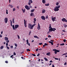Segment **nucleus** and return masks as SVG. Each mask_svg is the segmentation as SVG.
<instances>
[{
	"label": "nucleus",
	"instance_id": "nucleus-1",
	"mask_svg": "<svg viewBox=\"0 0 67 67\" xmlns=\"http://www.w3.org/2000/svg\"><path fill=\"white\" fill-rule=\"evenodd\" d=\"M60 7V6L59 5L58 6H57L56 7L54 8V10L55 12L56 11H59V8Z\"/></svg>",
	"mask_w": 67,
	"mask_h": 67
},
{
	"label": "nucleus",
	"instance_id": "nucleus-2",
	"mask_svg": "<svg viewBox=\"0 0 67 67\" xmlns=\"http://www.w3.org/2000/svg\"><path fill=\"white\" fill-rule=\"evenodd\" d=\"M55 30H56V29L54 28H52V27H51L50 29H49V31L50 32H51V31H53V32H55Z\"/></svg>",
	"mask_w": 67,
	"mask_h": 67
},
{
	"label": "nucleus",
	"instance_id": "nucleus-3",
	"mask_svg": "<svg viewBox=\"0 0 67 67\" xmlns=\"http://www.w3.org/2000/svg\"><path fill=\"white\" fill-rule=\"evenodd\" d=\"M28 27L29 29H30L31 30H32L33 29V26H32V24H28Z\"/></svg>",
	"mask_w": 67,
	"mask_h": 67
},
{
	"label": "nucleus",
	"instance_id": "nucleus-4",
	"mask_svg": "<svg viewBox=\"0 0 67 67\" xmlns=\"http://www.w3.org/2000/svg\"><path fill=\"white\" fill-rule=\"evenodd\" d=\"M53 51H54L55 52L54 53L55 54H57V52L58 53L60 52V51L55 49H53Z\"/></svg>",
	"mask_w": 67,
	"mask_h": 67
},
{
	"label": "nucleus",
	"instance_id": "nucleus-5",
	"mask_svg": "<svg viewBox=\"0 0 67 67\" xmlns=\"http://www.w3.org/2000/svg\"><path fill=\"white\" fill-rule=\"evenodd\" d=\"M4 21L5 23H7L8 22V19L7 18H5L4 19Z\"/></svg>",
	"mask_w": 67,
	"mask_h": 67
},
{
	"label": "nucleus",
	"instance_id": "nucleus-6",
	"mask_svg": "<svg viewBox=\"0 0 67 67\" xmlns=\"http://www.w3.org/2000/svg\"><path fill=\"white\" fill-rule=\"evenodd\" d=\"M62 21L63 22H67V20L65 18H63L62 19Z\"/></svg>",
	"mask_w": 67,
	"mask_h": 67
},
{
	"label": "nucleus",
	"instance_id": "nucleus-7",
	"mask_svg": "<svg viewBox=\"0 0 67 67\" xmlns=\"http://www.w3.org/2000/svg\"><path fill=\"white\" fill-rule=\"evenodd\" d=\"M51 19L52 21H53V22H54V21H55V19H56V17H55L53 18V16H52L51 17Z\"/></svg>",
	"mask_w": 67,
	"mask_h": 67
},
{
	"label": "nucleus",
	"instance_id": "nucleus-8",
	"mask_svg": "<svg viewBox=\"0 0 67 67\" xmlns=\"http://www.w3.org/2000/svg\"><path fill=\"white\" fill-rule=\"evenodd\" d=\"M25 8L27 10H30V8L27 5H26L25 7Z\"/></svg>",
	"mask_w": 67,
	"mask_h": 67
},
{
	"label": "nucleus",
	"instance_id": "nucleus-9",
	"mask_svg": "<svg viewBox=\"0 0 67 67\" xmlns=\"http://www.w3.org/2000/svg\"><path fill=\"white\" fill-rule=\"evenodd\" d=\"M19 25H15V30H16L17 28L19 27Z\"/></svg>",
	"mask_w": 67,
	"mask_h": 67
},
{
	"label": "nucleus",
	"instance_id": "nucleus-10",
	"mask_svg": "<svg viewBox=\"0 0 67 67\" xmlns=\"http://www.w3.org/2000/svg\"><path fill=\"white\" fill-rule=\"evenodd\" d=\"M41 18L42 20H45V17L44 16H41Z\"/></svg>",
	"mask_w": 67,
	"mask_h": 67
},
{
	"label": "nucleus",
	"instance_id": "nucleus-11",
	"mask_svg": "<svg viewBox=\"0 0 67 67\" xmlns=\"http://www.w3.org/2000/svg\"><path fill=\"white\" fill-rule=\"evenodd\" d=\"M26 42H27V44L29 46H30V43H29V40H26Z\"/></svg>",
	"mask_w": 67,
	"mask_h": 67
},
{
	"label": "nucleus",
	"instance_id": "nucleus-12",
	"mask_svg": "<svg viewBox=\"0 0 67 67\" xmlns=\"http://www.w3.org/2000/svg\"><path fill=\"white\" fill-rule=\"evenodd\" d=\"M45 12H46V10L44 9H43L42 10V13H45Z\"/></svg>",
	"mask_w": 67,
	"mask_h": 67
},
{
	"label": "nucleus",
	"instance_id": "nucleus-13",
	"mask_svg": "<svg viewBox=\"0 0 67 67\" xmlns=\"http://www.w3.org/2000/svg\"><path fill=\"white\" fill-rule=\"evenodd\" d=\"M22 11L23 13H25V9H23V8H22Z\"/></svg>",
	"mask_w": 67,
	"mask_h": 67
},
{
	"label": "nucleus",
	"instance_id": "nucleus-14",
	"mask_svg": "<svg viewBox=\"0 0 67 67\" xmlns=\"http://www.w3.org/2000/svg\"><path fill=\"white\" fill-rule=\"evenodd\" d=\"M50 54H51V53L50 52L47 53L46 54L48 56H50L51 55H50Z\"/></svg>",
	"mask_w": 67,
	"mask_h": 67
},
{
	"label": "nucleus",
	"instance_id": "nucleus-15",
	"mask_svg": "<svg viewBox=\"0 0 67 67\" xmlns=\"http://www.w3.org/2000/svg\"><path fill=\"white\" fill-rule=\"evenodd\" d=\"M4 48V46H1L0 48V49H3V48Z\"/></svg>",
	"mask_w": 67,
	"mask_h": 67
},
{
	"label": "nucleus",
	"instance_id": "nucleus-16",
	"mask_svg": "<svg viewBox=\"0 0 67 67\" xmlns=\"http://www.w3.org/2000/svg\"><path fill=\"white\" fill-rule=\"evenodd\" d=\"M29 2L30 3H33V1H32V0H30L29 1Z\"/></svg>",
	"mask_w": 67,
	"mask_h": 67
},
{
	"label": "nucleus",
	"instance_id": "nucleus-17",
	"mask_svg": "<svg viewBox=\"0 0 67 67\" xmlns=\"http://www.w3.org/2000/svg\"><path fill=\"white\" fill-rule=\"evenodd\" d=\"M12 27L13 30H15V27H14V25H13Z\"/></svg>",
	"mask_w": 67,
	"mask_h": 67
},
{
	"label": "nucleus",
	"instance_id": "nucleus-18",
	"mask_svg": "<svg viewBox=\"0 0 67 67\" xmlns=\"http://www.w3.org/2000/svg\"><path fill=\"white\" fill-rule=\"evenodd\" d=\"M4 39L5 41H7V40H8V38H7V37H5L4 38Z\"/></svg>",
	"mask_w": 67,
	"mask_h": 67
},
{
	"label": "nucleus",
	"instance_id": "nucleus-19",
	"mask_svg": "<svg viewBox=\"0 0 67 67\" xmlns=\"http://www.w3.org/2000/svg\"><path fill=\"white\" fill-rule=\"evenodd\" d=\"M34 37L35 38H39L37 37V36H34Z\"/></svg>",
	"mask_w": 67,
	"mask_h": 67
},
{
	"label": "nucleus",
	"instance_id": "nucleus-20",
	"mask_svg": "<svg viewBox=\"0 0 67 67\" xmlns=\"http://www.w3.org/2000/svg\"><path fill=\"white\" fill-rule=\"evenodd\" d=\"M44 59L46 61H48V59H47V58H44Z\"/></svg>",
	"mask_w": 67,
	"mask_h": 67
},
{
	"label": "nucleus",
	"instance_id": "nucleus-21",
	"mask_svg": "<svg viewBox=\"0 0 67 67\" xmlns=\"http://www.w3.org/2000/svg\"><path fill=\"white\" fill-rule=\"evenodd\" d=\"M34 11H35V9H33L32 10H31V12H33Z\"/></svg>",
	"mask_w": 67,
	"mask_h": 67
},
{
	"label": "nucleus",
	"instance_id": "nucleus-22",
	"mask_svg": "<svg viewBox=\"0 0 67 67\" xmlns=\"http://www.w3.org/2000/svg\"><path fill=\"white\" fill-rule=\"evenodd\" d=\"M42 2L43 3H45V0H42Z\"/></svg>",
	"mask_w": 67,
	"mask_h": 67
},
{
	"label": "nucleus",
	"instance_id": "nucleus-23",
	"mask_svg": "<svg viewBox=\"0 0 67 67\" xmlns=\"http://www.w3.org/2000/svg\"><path fill=\"white\" fill-rule=\"evenodd\" d=\"M12 22L13 23H14V19H13L12 20Z\"/></svg>",
	"mask_w": 67,
	"mask_h": 67
},
{
	"label": "nucleus",
	"instance_id": "nucleus-24",
	"mask_svg": "<svg viewBox=\"0 0 67 67\" xmlns=\"http://www.w3.org/2000/svg\"><path fill=\"white\" fill-rule=\"evenodd\" d=\"M37 29L38 30H39L41 29V27H37Z\"/></svg>",
	"mask_w": 67,
	"mask_h": 67
},
{
	"label": "nucleus",
	"instance_id": "nucleus-25",
	"mask_svg": "<svg viewBox=\"0 0 67 67\" xmlns=\"http://www.w3.org/2000/svg\"><path fill=\"white\" fill-rule=\"evenodd\" d=\"M45 5L46 6H49V3H48L47 4H46Z\"/></svg>",
	"mask_w": 67,
	"mask_h": 67
},
{
	"label": "nucleus",
	"instance_id": "nucleus-26",
	"mask_svg": "<svg viewBox=\"0 0 67 67\" xmlns=\"http://www.w3.org/2000/svg\"><path fill=\"white\" fill-rule=\"evenodd\" d=\"M26 51H27V52H30V51H31V50H30V49H26Z\"/></svg>",
	"mask_w": 67,
	"mask_h": 67
},
{
	"label": "nucleus",
	"instance_id": "nucleus-27",
	"mask_svg": "<svg viewBox=\"0 0 67 67\" xmlns=\"http://www.w3.org/2000/svg\"><path fill=\"white\" fill-rule=\"evenodd\" d=\"M9 7H10L11 8H13V6H12V5H9Z\"/></svg>",
	"mask_w": 67,
	"mask_h": 67
},
{
	"label": "nucleus",
	"instance_id": "nucleus-28",
	"mask_svg": "<svg viewBox=\"0 0 67 67\" xmlns=\"http://www.w3.org/2000/svg\"><path fill=\"white\" fill-rule=\"evenodd\" d=\"M64 45H65V44L64 43H63L60 44V45H61V46Z\"/></svg>",
	"mask_w": 67,
	"mask_h": 67
},
{
	"label": "nucleus",
	"instance_id": "nucleus-29",
	"mask_svg": "<svg viewBox=\"0 0 67 67\" xmlns=\"http://www.w3.org/2000/svg\"><path fill=\"white\" fill-rule=\"evenodd\" d=\"M48 15H47V16L46 17V19H48Z\"/></svg>",
	"mask_w": 67,
	"mask_h": 67
},
{
	"label": "nucleus",
	"instance_id": "nucleus-30",
	"mask_svg": "<svg viewBox=\"0 0 67 67\" xmlns=\"http://www.w3.org/2000/svg\"><path fill=\"white\" fill-rule=\"evenodd\" d=\"M33 15H34V14H33V13H31L30 14V16H32Z\"/></svg>",
	"mask_w": 67,
	"mask_h": 67
},
{
	"label": "nucleus",
	"instance_id": "nucleus-31",
	"mask_svg": "<svg viewBox=\"0 0 67 67\" xmlns=\"http://www.w3.org/2000/svg\"><path fill=\"white\" fill-rule=\"evenodd\" d=\"M16 9H15V8H14L13 9V11H15Z\"/></svg>",
	"mask_w": 67,
	"mask_h": 67
},
{
	"label": "nucleus",
	"instance_id": "nucleus-32",
	"mask_svg": "<svg viewBox=\"0 0 67 67\" xmlns=\"http://www.w3.org/2000/svg\"><path fill=\"white\" fill-rule=\"evenodd\" d=\"M56 5H59V3L58 2H57L56 3Z\"/></svg>",
	"mask_w": 67,
	"mask_h": 67
},
{
	"label": "nucleus",
	"instance_id": "nucleus-33",
	"mask_svg": "<svg viewBox=\"0 0 67 67\" xmlns=\"http://www.w3.org/2000/svg\"><path fill=\"white\" fill-rule=\"evenodd\" d=\"M15 45L16 47L18 46V44L16 43H15Z\"/></svg>",
	"mask_w": 67,
	"mask_h": 67
},
{
	"label": "nucleus",
	"instance_id": "nucleus-34",
	"mask_svg": "<svg viewBox=\"0 0 67 67\" xmlns=\"http://www.w3.org/2000/svg\"><path fill=\"white\" fill-rule=\"evenodd\" d=\"M67 55V53H64V54H63V55Z\"/></svg>",
	"mask_w": 67,
	"mask_h": 67
},
{
	"label": "nucleus",
	"instance_id": "nucleus-35",
	"mask_svg": "<svg viewBox=\"0 0 67 67\" xmlns=\"http://www.w3.org/2000/svg\"><path fill=\"white\" fill-rule=\"evenodd\" d=\"M44 45H45V46H47V45H48V44L46 43H45Z\"/></svg>",
	"mask_w": 67,
	"mask_h": 67
},
{
	"label": "nucleus",
	"instance_id": "nucleus-36",
	"mask_svg": "<svg viewBox=\"0 0 67 67\" xmlns=\"http://www.w3.org/2000/svg\"><path fill=\"white\" fill-rule=\"evenodd\" d=\"M6 47H7L8 49H10V48H9V47H8V46H7Z\"/></svg>",
	"mask_w": 67,
	"mask_h": 67
},
{
	"label": "nucleus",
	"instance_id": "nucleus-37",
	"mask_svg": "<svg viewBox=\"0 0 67 67\" xmlns=\"http://www.w3.org/2000/svg\"><path fill=\"white\" fill-rule=\"evenodd\" d=\"M31 32H31V31H29V35H30V34H31Z\"/></svg>",
	"mask_w": 67,
	"mask_h": 67
},
{
	"label": "nucleus",
	"instance_id": "nucleus-38",
	"mask_svg": "<svg viewBox=\"0 0 67 67\" xmlns=\"http://www.w3.org/2000/svg\"><path fill=\"white\" fill-rule=\"evenodd\" d=\"M48 37H51L52 36H51L50 35H48Z\"/></svg>",
	"mask_w": 67,
	"mask_h": 67
},
{
	"label": "nucleus",
	"instance_id": "nucleus-39",
	"mask_svg": "<svg viewBox=\"0 0 67 67\" xmlns=\"http://www.w3.org/2000/svg\"><path fill=\"white\" fill-rule=\"evenodd\" d=\"M38 51V48H37L36 49V52H37Z\"/></svg>",
	"mask_w": 67,
	"mask_h": 67
},
{
	"label": "nucleus",
	"instance_id": "nucleus-40",
	"mask_svg": "<svg viewBox=\"0 0 67 67\" xmlns=\"http://www.w3.org/2000/svg\"><path fill=\"white\" fill-rule=\"evenodd\" d=\"M38 27H41V26H40V24L39 23H38Z\"/></svg>",
	"mask_w": 67,
	"mask_h": 67
},
{
	"label": "nucleus",
	"instance_id": "nucleus-41",
	"mask_svg": "<svg viewBox=\"0 0 67 67\" xmlns=\"http://www.w3.org/2000/svg\"><path fill=\"white\" fill-rule=\"evenodd\" d=\"M52 26H51V24H50L49 26V28H51Z\"/></svg>",
	"mask_w": 67,
	"mask_h": 67
},
{
	"label": "nucleus",
	"instance_id": "nucleus-42",
	"mask_svg": "<svg viewBox=\"0 0 67 67\" xmlns=\"http://www.w3.org/2000/svg\"><path fill=\"white\" fill-rule=\"evenodd\" d=\"M66 39H64L63 40V42H64L65 43H66Z\"/></svg>",
	"mask_w": 67,
	"mask_h": 67
},
{
	"label": "nucleus",
	"instance_id": "nucleus-43",
	"mask_svg": "<svg viewBox=\"0 0 67 67\" xmlns=\"http://www.w3.org/2000/svg\"><path fill=\"white\" fill-rule=\"evenodd\" d=\"M35 25V24H33V25H32L33 28H34V26Z\"/></svg>",
	"mask_w": 67,
	"mask_h": 67
},
{
	"label": "nucleus",
	"instance_id": "nucleus-44",
	"mask_svg": "<svg viewBox=\"0 0 67 67\" xmlns=\"http://www.w3.org/2000/svg\"><path fill=\"white\" fill-rule=\"evenodd\" d=\"M34 21H36V18H35L34 19Z\"/></svg>",
	"mask_w": 67,
	"mask_h": 67
},
{
	"label": "nucleus",
	"instance_id": "nucleus-45",
	"mask_svg": "<svg viewBox=\"0 0 67 67\" xmlns=\"http://www.w3.org/2000/svg\"><path fill=\"white\" fill-rule=\"evenodd\" d=\"M51 44L52 45H53V42H51Z\"/></svg>",
	"mask_w": 67,
	"mask_h": 67
},
{
	"label": "nucleus",
	"instance_id": "nucleus-46",
	"mask_svg": "<svg viewBox=\"0 0 67 67\" xmlns=\"http://www.w3.org/2000/svg\"><path fill=\"white\" fill-rule=\"evenodd\" d=\"M67 63V62H65L64 64V65H67V63Z\"/></svg>",
	"mask_w": 67,
	"mask_h": 67
},
{
	"label": "nucleus",
	"instance_id": "nucleus-47",
	"mask_svg": "<svg viewBox=\"0 0 67 67\" xmlns=\"http://www.w3.org/2000/svg\"><path fill=\"white\" fill-rule=\"evenodd\" d=\"M56 60H58V58H54Z\"/></svg>",
	"mask_w": 67,
	"mask_h": 67
},
{
	"label": "nucleus",
	"instance_id": "nucleus-48",
	"mask_svg": "<svg viewBox=\"0 0 67 67\" xmlns=\"http://www.w3.org/2000/svg\"><path fill=\"white\" fill-rule=\"evenodd\" d=\"M5 63H7H7H8V62L7 61H6L5 62Z\"/></svg>",
	"mask_w": 67,
	"mask_h": 67
},
{
	"label": "nucleus",
	"instance_id": "nucleus-49",
	"mask_svg": "<svg viewBox=\"0 0 67 67\" xmlns=\"http://www.w3.org/2000/svg\"><path fill=\"white\" fill-rule=\"evenodd\" d=\"M65 27H67V25H65L64 26Z\"/></svg>",
	"mask_w": 67,
	"mask_h": 67
},
{
	"label": "nucleus",
	"instance_id": "nucleus-50",
	"mask_svg": "<svg viewBox=\"0 0 67 67\" xmlns=\"http://www.w3.org/2000/svg\"><path fill=\"white\" fill-rule=\"evenodd\" d=\"M13 54H14V55H16V53H15V52H14Z\"/></svg>",
	"mask_w": 67,
	"mask_h": 67
},
{
	"label": "nucleus",
	"instance_id": "nucleus-51",
	"mask_svg": "<svg viewBox=\"0 0 67 67\" xmlns=\"http://www.w3.org/2000/svg\"><path fill=\"white\" fill-rule=\"evenodd\" d=\"M10 47L11 48H13V46H11Z\"/></svg>",
	"mask_w": 67,
	"mask_h": 67
},
{
	"label": "nucleus",
	"instance_id": "nucleus-52",
	"mask_svg": "<svg viewBox=\"0 0 67 67\" xmlns=\"http://www.w3.org/2000/svg\"><path fill=\"white\" fill-rule=\"evenodd\" d=\"M50 41H51V42H54V41L53 40H50Z\"/></svg>",
	"mask_w": 67,
	"mask_h": 67
},
{
	"label": "nucleus",
	"instance_id": "nucleus-53",
	"mask_svg": "<svg viewBox=\"0 0 67 67\" xmlns=\"http://www.w3.org/2000/svg\"><path fill=\"white\" fill-rule=\"evenodd\" d=\"M42 44H43V43H39V45H42Z\"/></svg>",
	"mask_w": 67,
	"mask_h": 67
},
{
	"label": "nucleus",
	"instance_id": "nucleus-54",
	"mask_svg": "<svg viewBox=\"0 0 67 67\" xmlns=\"http://www.w3.org/2000/svg\"><path fill=\"white\" fill-rule=\"evenodd\" d=\"M32 56H36L35 54H32Z\"/></svg>",
	"mask_w": 67,
	"mask_h": 67
},
{
	"label": "nucleus",
	"instance_id": "nucleus-55",
	"mask_svg": "<svg viewBox=\"0 0 67 67\" xmlns=\"http://www.w3.org/2000/svg\"><path fill=\"white\" fill-rule=\"evenodd\" d=\"M8 43H6V46H8Z\"/></svg>",
	"mask_w": 67,
	"mask_h": 67
},
{
	"label": "nucleus",
	"instance_id": "nucleus-56",
	"mask_svg": "<svg viewBox=\"0 0 67 67\" xmlns=\"http://www.w3.org/2000/svg\"><path fill=\"white\" fill-rule=\"evenodd\" d=\"M31 3H30L29 2H28V4L29 5H31Z\"/></svg>",
	"mask_w": 67,
	"mask_h": 67
},
{
	"label": "nucleus",
	"instance_id": "nucleus-57",
	"mask_svg": "<svg viewBox=\"0 0 67 67\" xmlns=\"http://www.w3.org/2000/svg\"><path fill=\"white\" fill-rule=\"evenodd\" d=\"M37 56H40V53H38V54H37Z\"/></svg>",
	"mask_w": 67,
	"mask_h": 67
},
{
	"label": "nucleus",
	"instance_id": "nucleus-58",
	"mask_svg": "<svg viewBox=\"0 0 67 67\" xmlns=\"http://www.w3.org/2000/svg\"><path fill=\"white\" fill-rule=\"evenodd\" d=\"M6 42H7V43H9V40H7Z\"/></svg>",
	"mask_w": 67,
	"mask_h": 67
},
{
	"label": "nucleus",
	"instance_id": "nucleus-59",
	"mask_svg": "<svg viewBox=\"0 0 67 67\" xmlns=\"http://www.w3.org/2000/svg\"><path fill=\"white\" fill-rule=\"evenodd\" d=\"M18 39H20V36L19 35H18Z\"/></svg>",
	"mask_w": 67,
	"mask_h": 67
},
{
	"label": "nucleus",
	"instance_id": "nucleus-60",
	"mask_svg": "<svg viewBox=\"0 0 67 67\" xmlns=\"http://www.w3.org/2000/svg\"><path fill=\"white\" fill-rule=\"evenodd\" d=\"M13 55H12L10 56V57L11 58H12V57H13Z\"/></svg>",
	"mask_w": 67,
	"mask_h": 67
},
{
	"label": "nucleus",
	"instance_id": "nucleus-61",
	"mask_svg": "<svg viewBox=\"0 0 67 67\" xmlns=\"http://www.w3.org/2000/svg\"><path fill=\"white\" fill-rule=\"evenodd\" d=\"M24 25H25V27H26V26H27V25H26V24Z\"/></svg>",
	"mask_w": 67,
	"mask_h": 67
},
{
	"label": "nucleus",
	"instance_id": "nucleus-62",
	"mask_svg": "<svg viewBox=\"0 0 67 67\" xmlns=\"http://www.w3.org/2000/svg\"><path fill=\"white\" fill-rule=\"evenodd\" d=\"M50 32H49V31L48 32H47V34H49V33Z\"/></svg>",
	"mask_w": 67,
	"mask_h": 67
},
{
	"label": "nucleus",
	"instance_id": "nucleus-63",
	"mask_svg": "<svg viewBox=\"0 0 67 67\" xmlns=\"http://www.w3.org/2000/svg\"><path fill=\"white\" fill-rule=\"evenodd\" d=\"M24 25L26 24V22H24Z\"/></svg>",
	"mask_w": 67,
	"mask_h": 67
},
{
	"label": "nucleus",
	"instance_id": "nucleus-64",
	"mask_svg": "<svg viewBox=\"0 0 67 67\" xmlns=\"http://www.w3.org/2000/svg\"><path fill=\"white\" fill-rule=\"evenodd\" d=\"M52 67H55V66H54V64L52 65Z\"/></svg>",
	"mask_w": 67,
	"mask_h": 67
}]
</instances>
